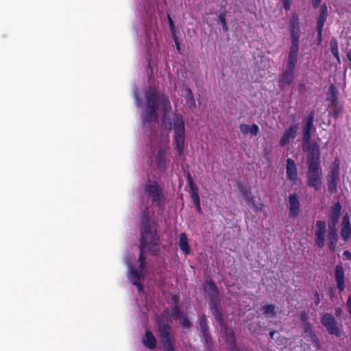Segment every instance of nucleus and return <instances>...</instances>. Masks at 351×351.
<instances>
[{
	"instance_id": "obj_1",
	"label": "nucleus",
	"mask_w": 351,
	"mask_h": 351,
	"mask_svg": "<svg viewBox=\"0 0 351 351\" xmlns=\"http://www.w3.org/2000/svg\"><path fill=\"white\" fill-rule=\"evenodd\" d=\"M146 107L143 110L141 119L143 126L149 127L153 122L158 121L160 106L164 116L171 111V105L169 97L165 94H160L155 86H149L145 92Z\"/></svg>"
},
{
	"instance_id": "obj_2",
	"label": "nucleus",
	"mask_w": 351,
	"mask_h": 351,
	"mask_svg": "<svg viewBox=\"0 0 351 351\" xmlns=\"http://www.w3.org/2000/svg\"><path fill=\"white\" fill-rule=\"evenodd\" d=\"M319 146L315 143H308V186L315 189L321 187L322 169Z\"/></svg>"
},
{
	"instance_id": "obj_3",
	"label": "nucleus",
	"mask_w": 351,
	"mask_h": 351,
	"mask_svg": "<svg viewBox=\"0 0 351 351\" xmlns=\"http://www.w3.org/2000/svg\"><path fill=\"white\" fill-rule=\"evenodd\" d=\"M203 289L206 293L209 300V308L216 322L222 324L223 317L221 311L220 292L215 282L212 280H206L203 284Z\"/></svg>"
},
{
	"instance_id": "obj_4",
	"label": "nucleus",
	"mask_w": 351,
	"mask_h": 351,
	"mask_svg": "<svg viewBox=\"0 0 351 351\" xmlns=\"http://www.w3.org/2000/svg\"><path fill=\"white\" fill-rule=\"evenodd\" d=\"M139 249L147 250L152 255H156L160 250V237L155 228H139Z\"/></svg>"
},
{
	"instance_id": "obj_5",
	"label": "nucleus",
	"mask_w": 351,
	"mask_h": 351,
	"mask_svg": "<svg viewBox=\"0 0 351 351\" xmlns=\"http://www.w3.org/2000/svg\"><path fill=\"white\" fill-rule=\"evenodd\" d=\"M143 190L152 205L155 206L158 211L163 212L165 209V197L162 188L156 181L149 180L144 185Z\"/></svg>"
},
{
	"instance_id": "obj_6",
	"label": "nucleus",
	"mask_w": 351,
	"mask_h": 351,
	"mask_svg": "<svg viewBox=\"0 0 351 351\" xmlns=\"http://www.w3.org/2000/svg\"><path fill=\"white\" fill-rule=\"evenodd\" d=\"M173 121L174 130L173 143L178 151V155L181 156L184 152L185 141V128L183 116L181 114H176Z\"/></svg>"
},
{
	"instance_id": "obj_7",
	"label": "nucleus",
	"mask_w": 351,
	"mask_h": 351,
	"mask_svg": "<svg viewBox=\"0 0 351 351\" xmlns=\"http://www.w3.org/2000/svg\"><path fill=\"white\" fill-rule=\"evenodd\" d=\"M158 337L164 348V351H176L173 341L174 339L171 326L160 319L156 320Z\"/></svg>"
},
{
	"instance_id": "obj_8",
	"label": "nucleus",
	"mask_w": 351,
	"mask_h": 351,
	"mask_svg": "<svg viewBox=\"0 0 351 351\" xmlns=\"http://www.w3.org/2000/svg\"><path fill=\"white\" fill-rule=\"evenodd\" d=\"M296 64L288 62L286 64L285 71L282 74L280 80L279 86L280 88L285 87L292 83L294 79V71Z\"/></svg>"
},
{
	"instance_id": "obj_9",
	"label": "nucleus",
	"mask_w": 351,
	"mask_h": 351,
	"mask_svg": "<svg viewBox=\"0 0 351 351\" xmlns=\"http://www.w3.org/2000/svg\"><path fill=\"white\" fill-rule=\"evenodd\" d=\"M322 323L326 328L330 334L335 335L337 337L341 335V331L337 325L335 319L331 315H324L322 317Z\"/></svg>"
},
{
	"instance_id": "obj_10",
	"label": "nucleus",
	"mask_w": 351,
	"mask_h": 351,
	"mask_svg": "<svg viewBox=\"0 0 351 351\" xmlns=\"http://www.w3.org/2000/svg\"><path fill=\"white\" fill-rule=\"evenodd\" d=\"M300 212V203L299 196L296 193H291L289 196V217L295 218Z\"/></svg>"
},
{
	"instance_id": "obj_11",
	"label": "nucleus",
	"mask_w": 351,
	"mask_h": 351,
	"mask_svg": "<svg viewBox=\"0 0 351 351\" xmlns=\"http://www.w3.org/2000/svg\"><path fill=\"white\" fill-rule=\"evenodd\" d=\"M300 36H291V46L289 53L288 62L297 64L299 52Z\"/></svg>"
},
{
	"instance_id": "obj_12",
	"label": "nucleus",
	"mask_w": 351,
	"mask_h": 351,
	"mask_svg": "<svg viewBox=\"0 0 351 351\" xmlns=\"http://www.w3.org/2000/svg\"><path fill=\"white\" fill-rule=\"evenodd\" d=\"M286 173L287 179L289 180L293 184H296L298 180V169L295 161L291 158H287Z\"/></svg>"
},
{
	"instance_id": "obj_13",
	"label": "nucleus",
	"mask_w": 351,
	"mask_h": 351,
	"mask_svg": "<svg viewBox=\"0 0 351 351\" xmlns=\"http://www.w3.org/2000/svg\"><path fill=\"white\" fill-rule=\"evenodd\" d=\"M298 127L297 125H291L287 129L280 140L279 144L281 147H284L287 145L290 140L295 138L297 136Z\"/></svg>"
},
{
	"instance_id": "obj_14",
	"label": "nucleus",
	"mask_w": 351,
	"mask_h": 351,
	"mask_svg": "<svg viewBox=\"0 0 351 351\" xmlns=\"http://www.w3.org/2000/svg\"><path fill=\"white\" fill-rule=\"evenodd\" d=\"M340 162L338 159H335L333 162L330 173L328 175L329 188H335L339 180Z\"/></svg>"
},
{
	"instance_id": "obj_15",
	"label": "nucleus",
	"mask_w": 351,
	"mask_h": 351,
	"mask_svg": "<svg viewBox=\"0 0 351 351\" xmlns=\"http://www.w3.org/2000/svg\"><path fill=\"white\" fill-rule=\"evenodd\" d=\"M130 279L132 284L137 287L138 292L143 291V286L142 281L143 280V276L134 267H130Z\"/></svg>"
},
{
	"instance_id": "obj_16",
	"label": "nucleus",
	"mask_w": 351,
	"mask_h": 351,
	"mask_svg": "<svg viewBox=\"0 0 351 351\" xmlns=\"http://www.w3.org/2000/svg\"><path fill=\"white\" fill-rule=\"evenodd\" d=\"M335 278L339 292H343L345 289L344 271L343 267L340 265L335 267Z\"/></svg>"
},
{
	"instance_id": "obj_17",
	"label": "nucleus",
	"mask_w": 351,
	"mask_h": 351,
	"mask_svg": "<svg viewBox=\"0 0 351 351\" xmlns=\"http://www.w3.org/2000/svg\"><path fill=\"white\" fill-rule=\"evenodd\" d=\"M166 155L167 149L165 147H161L158 149L156 156V167L161 171H165L167 168Z\"/></svg>"
},
{
	"instance_id": "obj_18",
	"label": "nucleus",
	"mask_w": 351,
	"mask_h": 351,
	"mask_svg": "<svg viewBox=\"0 0 351 351\" xmlns=\"http://www.w3.org/2000/svg\"><path fill=\"white\" fill-rule=\"evenodd\" d=\"M151 223V215L149 207L145 206L143 210H141L140 213L139 228L150 227L152 226Z\"/></svg>"
},
{
	"instance_id": "obj_19",
	"label": "nucleus",
	"mask_w": 351,
	"mask_h": 351,
	"mask_svg": "<svg viewBox=\"0 0 351 351\" xmlns=\"http://www.w3.org/2000/svg\"><path fill=\"white\" fill-rule=\"evenodd\" d=\"M142 342L146 348L150 350L154 349L157 345V340L152 332L149 330L145 331V338L143 339Z\"/></svg>"
},
{
	"instance_id": "obj_20",
	"label": "nucleus",
	"mask_w": 351,
	"mask_h": 351,
	"mask_svg": "<svg viewBox=\"0 0 351 351\" xmlns=\"http://www.w3.org/2000/svg\"><path fill=\"white\" fill-rule=\"evenodd\" d=\"M327 7L326 5H324L321 7V13L317 21V28L318 32V37L319 40V43L321 42V34L322 30L326 21L327 16Z\"/></svg>"
},
{
	"instance_id": "obj_21",
	"label": "nucleus",
	"mask_w": 351,
	"mask_h": 351,
	"mask_svg": "<svg viewBox=\"0 0 351 351\" xmlns=\"http://www.w3.org/2000/svg\"><path fill=\"white\" fill-rule=\"evenodd\" d=\"M317 230H316L317 240L316 243L319 246L324 245V234L325 232L326 225L323 221H317L316 224Z\"/></svg>"
},
{
	"instance_id": "obj_22",
	"label": "nucleus",
	"mask_w": 351,
	"mask_h": 351,
	"mask_svg": "<svg viewBox=\"0 0 351 351\" xmlns=\"http://www.w3.org/2000/svg\"><path fill=\"white\" fill-rule=\"evenodd\" d=\"M179 247L184 254H189L191 252V247L188 242V237L185 232H182L179 236Z\"/></svg>"
},
{
	"instance_id": "obj_23",
	"label": "nucleus",
	"mask_w": 351,
	"mask_h": 351,
	"mask_svg": "<svg viewBox=\"0 0 351 351\" xmlns=\"http://www.w3.org/2000/svg\"><path fill=\"white\" fill-rule=\"evenodd\" d=\"M291 36H300V21L297 14H293L291 18Z\"/></svg>"
},
{
	"instance_id": "obj_24",
	"label": "nucleus",
	"mask_w": 351,
	"mask_h": 351,
	"mask_svg": "<svg viewBox=\"0 0 351 351\" xmlns=\"http://www.w3.org/2000/svg\"><path fill=\"white\" fill-rule=\"evenodd\" d=\"M218 324L224 330L225 341L226 343L234 342V341H236L234 332L232 328H229L224 321L222 324H221L220 323Z\"/></svg>"
},
{
	"instance_id": "obj_25",
	"label": "nucleus",
	"mask_w": 351,
	"mask_h": 351,
	"mask_svg": "<svg viewBox=\"0 0 351 351\" xmlns=\"http://www.w3.org/2000/svg\"><path fill=\"white\" fill-rule=\"evenodd\" d=\"M351 228L350 226L349 217L345 215L342 221V229L341 231V237L346 240L350 236Z\"/></svg>"
},
{
	"instance_id": "obj_26",
	"label": "nucleus",
	"mask_w": 351,
	"mask_h": 351,
	"mask_svg": "<svg viewBox=\"0 0 351 351\" xmlns=\"http://www.w3.org/2000/svg\"><path fill=\"white\" fill-rule=\"evenodd\" d=\"M185 97L190 110H193L196 108L195 101L191 89L187 87L185 89Z\"/></svg>"
},
{
	"instance_id": "obj_27",
	"label": "nucleus",
	"mask_w": 351,
	"mask_h": 351,
	"mask_svg": "<svg viewBox=\"0 0 351 351\" xmlns=\"http://www.w3.org/2000/svg\"><path fill=\"white\" fill-rule=\"evenodd\" d=\"M302 146L304 152H307V117H304L302 119Z\"/></svg>"
},
{
	"instance_id": "obj_28",
	"label": "nucleus",
	"mask_w": 351,
	"mask_h": 351,
	"mask_svg": "<svg viewBox=\"0 0 351 351\" xmlns=\"http://www.w3.org/2000/svg\"><path fill=\"white\" fill-rule=\"evenodd\" d=\"M237 186L246 200L252 196V189L250 186L243 185L241 182H238Z\"/></svg>"
},
{
	"instance_id": "obj_29",
	"label": "nucleus",
	"mask_w": 351,
	"mask_h": 351,
	"mask_svg": "<svg viewBox=\"0 0 351 351\" xmlns=\"http://www.w3.org/2000/svg\"><path fill=\"white\" fill-rule=\"evenodd\" d=\"M275 309L276 305L274 304H266L261 307V310L266 317H274L276 314Z\"/></svg>"
},
{
	"instance_id": "obj_30",
	"label": "nucleus",
	"mask_w": 351,
	"mask_h": 351,
	"mask_svg": "<svg viewBox=\"0 0 351 351\" xmlns=\"http://www.w3.org/2000/svg\"><path fill=\"white\" fill-rule=\"evenodd\" d=\"M217 23L222 26V29L223 32L228 31V27L226 23V12H223L219 14Z\"/></svg>"
},
{
	"instance_id": "obj_31",
	"label": "nucleus",
	"mask_w": 351,
	"mask_h": 351,
	"mask_svg": "<svg viewBox=\"0 0 351 351\" xmlns=\"http://www.w3.org/2000/svg\"><path fill=\"white\" fill-rule=\"evenodd\" d=\"M139 250H140V254H139V256L138 258V262L139 263L138 267H139L140 270H143L145 267L146 257H145V252H147V250H144V249H139Z\"/></svg>"
},
{
	"instance_id": "obj_32",
	"label": "nucleus",
	"mask_w": 351,
	"mask_h": 351,
	"mask_svg": "<svg viewBox=\"0 0 351 351\" xmlns=\"http://www.w3.org/2000/svg\"><path fill=\"white\" fill-rule=\"evenodd\" d=\"M171 315L174 319L182 318L184 315L182 314L181 306L176 304L171 310Z\"/></svg>"
},
{
	"instance_id": "obj_33",
	"label": "nucleus",
	"mask_w": 351,
	"mask_h": 351,
	"mask_svg": "<svg viewBox=\"0 0 351 351\" xmlns=\"http://www.w3.org/2000/svg\"><path fill=\"white\" fill-rule=\"evenodd\" d=\"M198 324L202 332L209 330L207 317L205 314H203L200 316L198 319Z\"/></svg>"
},
{
	"instance_id": "obj_34",
	"label": "nucleus",
	"mask_w": 351,
	"mask_h": 351,
	"mask_svg": "<svg viewBox=\"0 0 351 351\" xmlns=\"http://www.w3.org/2000/svg\"><path fill=\"white\" fill-rule=\"evenodd\" d=\"M186 181H187V185L189 187V193L194 191L195 190H198L197 187L196 186L195 184L194 183V181L193 180V178L189 172H188L186 175Z\"/></svg>"
},
{
	"instance_id": "obj_35",
	"label": "nucleus",
	"mask_w": 351,
	"mask_h": 351,
	"mask_svg": "<svg viewBox=\"0 0 351 351\" xmlns=\"http://www.w3.org/2000/svg\"><path fill=\"white\" fill-rule=\"evenodd\" d=\"M341 209V207L339 203L335 204L334 206L332 207V218L335 221L338 220L339 216L340 215Z\"/></svg>"
},
{
	"instance_id": "obj_36",
	"label": "nucleus",
	"mask_w": 351,
	"mask_h": 351,
	"mask_svg": "<svg viewBox=\"0 0 351 351\" xmlns=\"http://www.w3.org/2000/svg\"><path fill=\"white\" fill-rule=\"evenodd\" d=\"M202 336H203L204 340L205 341V343L208 346H211L212 343H213V340H212V337H211L210 333L209 332V330L202 331Z\"/></svg>"
},
{
	"instance_id": "obj_37",
	"label": "nucleus",
	"mask_w": 351,
	"mask_h": 351,
	"mask_svg": "<svg viewBox=\"0 0 351 351\" xmlns=\"http://www.w3.org/2000/svg\"><path fill=\"white\" fill-rule=\"evenodd\" d=\"M330 47L332 53L337 58V60L339 62L340 58L339 56L337 42L336 40L332 41L330 43Z\"/></svg>"
},
{
	"instance_id": "obj_38",
	"label": "nucleus",
	"mask_w": 351,
	"mask_h": 351,
	"mask_svg": "<svg viewBox=\"0 0 351 351\" xmlns=\"http://www.w3.org/2000/svg\"><path fill=\"white\" fill-rule=\"evenodd\" d=\"M189 194L194 204L200 202L198 190H195L194 191L190 192Z\"/></svg>"
},
{
	"instance_id": "obj_39",
	"label": "nucleus",
	"mask_w": 351,
	"mask_h": 351,
	"mask_svg": "<svg viewBox=\"0 0 351 351\" xmlns=\"http://www.w3.org/2000/svg\"><path fill=\"white\" fill-rule=\"evenodd\" d=\"M182 321L180 322L183 328H190L192 326L191 321L186 316H183L182 317Z\"/></svg>"
},
{
	"instance_id": "obj_40",
	"label": "nucleus",
	"mask_w": 351,
	"mask_h": 351,
	"mask_svg": "<svg viewBox=\"0 0 351 351\" xmlns=\"http://www.w3.org/2000/svg\"><path fill=\"white\" fill-rule=\"evenodd\" d=\"M250 128V125H247L245 123H242L239 125V130H240L241 132L244 135H245L250 132V130H249Z\"/></svg>"
},
{
	"instance_id": "obj_41",
	"label": "nucleus",
	"mask_w": 351,
	"mask_h": 351,
	"mask_svg": "<svg viewBox=\"0 0 351 351\" xmlns=\"http://www.w3.org/2000/svg\"><path fill=\"white\" fill-rule=\"evenodd\" d=\"M249 129L250 133H251L254 136H257L260 132L258 126L255 123L250 125V128Z\"/></svg>"
},
{
	"instance_id": "obj_42",
	"label": "nucleus",
	"mask_w": 351,
	"mask_h": 351,
	"mask_svg": "<svg viewBox=\"0 0 351 351\" xmlns=\"http://www.w3.org/2000/svg\"><path fill=\"white\" fill-rule=\"evenodd\" d=\"M330 240H331V242H330L331 247L334 248L336 245V241H337V233L335 231H333L332 232H331L330 234Z\"/></svg>"
},
{
	"instance_id": "obj_43",
	"label": "nucleus",
	"mask_w": 351,
	"mask_h": 351,
	"mask_svg": "<svg viewBox=\"0 0 351 351\" xmlns=\"http://www.w3.org/2000/svg\"><path fill=\"white\" fill-rule=\"evenodd\" d=\"M285 10L289 11L291 9L293 0H282Z\"/></svg>"
},
{
	"instance_id": "obj_44",
	"label": "nucleus",
	"mask_w": 351,
	"mask_h": 351,
	"mask_svg": "<svg viewBox=\"0 0 351 351\" xmlns=\"http://www.w3.org/2000/svg\"><path fill=\"white\" fill-rule=\"evenodd\" d=\"M230 351H240L237 345L236 341L227 343Z\"/></svg>"
},
{
	"instance_id": "obj_45",
	"label": "nucleus",
	"mask_w": 351,
	"mask_h": 351,
	"mask_svg": "<svg viewBox=\"0 0 351 351\" xmlns=\"http://www.w3.org/2000/svg\"><path fill=\"white\" fill-rule=\"evenodd\" d=\"M301 319L304 322V328H303L304 332H307V324L305 323L306 320H307V314L306 313V312H303L302 313Z\"/></svg>"
},
{
	"instance_id": "obj_46",
	"label": "nucleus",
	"mask_w": 351,
	"mask_h": 351,
	"mask_svg": "<svg viewBox=\"0 0 351 351\" xmlns=\"http://www.w3.org/2000/svg\"><path fill=\"white\" fill-rule=\"evenodd\" d=\"M167 18H168V22H169V28H170V30L171 32V33L173 34H174V32H175V25H174V23L171 17V16L169 14L167 15Z\"/></svg>"
},
{
	"instance_id": "obj_47",
	"label": "nucleus",
	"mask_w": 351,
	"mask_h": 351,
	"mask_svg": "<svg viewBox=\"0 0 351 351\" xmlns=\"http://www.w3.org/2000/svg\"><path fill=\"white\" fill-rule=\"evenodd\" d=\"M253 208H254L255 211L256 212H261L263 210V208H264V205L263 204H256L255 206H253Z\"/></svg>"
},
{
	"instance_id": "obj_48",
	"label": "nucleus",
	"mask_w": 351,
	"mask_h": 351,
	"mask_svg": "<svg viewBox=\"0 0 351 351\" xmlns=\"http://www.w3.org/2000/svg\"><path fill=\"white\" fill-rule=\"evenodd\" d=\"M246 201L248 204H251L252 206H255V204H256V202L255 201V197L253 195L252 197H250L249 199H247Z\"/></svg>"
},
{
	"instance_id": "obj_49",
	"label": "nucleus",
	"mask_w": 351,
	"mask_h": 351,
	"mask_svg": "<svg viewBox=\"0 0 351 351\" xmlns=\"http://www.w3.org/2000/svg\"><path fill=\"white\" fill-rule=\"evenodd\" d=\"M198 211L199 213H202V208H201V204L200 202L199 203H197V204H194Z\"/></svg>"
},
{
	"instance_id": "obj_50",
	"label": "nucleus",
	"mask_w": 351,
	"mask_h": 351,
	"mask_svg": "<svg viewBox=\"0 0 351 351\" xmlns=\"http://www.w3.org/2000/svg\"><path fill=\"white\" fill-rule=\"evenodd\" d=\"M321 0H313V5L314 7L318 6V5L320 3Z\"/></svg>"
},
{
	"instance_id": "obj_51",
	"label": "nucleus",
	"mask_w": 351,
	"mask_h": 351,
	"mask_svg": "<svg viewBox=\"0 0 351 351\" xmlns=\"http://www.w3.org/2000/svg\"><path fill=\"white\" fill-rule=\"evenodd\" d=\"M276 333V330H272L269 332V337L271 339H274V335Z\"/></svg>"
},
{
	"instance_id": "obj_52",
	"label": "nucleus",
	"mask_w": 351,
	"mask_h": 351,
	"mask_svg": "<svg viewBox=\"0 0 351 351\" xmlns=\"http://www.w3.org/2000/svg\"><path fill=\"white\" fill-rule=\"evenodd\" d=\"M136 103H137V106L138 107H140L141 106V104H142V101L140 98L137 97L136 98Z\"/></svg>"
},
{
	"instance_id": "obj_53",
	"label": "nucleus",
	"mask_w": 351,
	"mask_h": 351,
	"mask_svg": "<svg viewBox=\"0 0 351 351\" xmlns=\"http://www.w3.org/2000/svg\"><path fill=\"white\" fill-rule=\"evenodd\" d=\"M344 255L346 256L348 258L351 259V254L348 251L344 252Z\"/></svg>"
},
{
	"instance_id": "obj_54",
	"label": "nucleus",
	"mask_w": 351,
	"mask_h": 351,
	"mask_svg": "<svg viewBox=\"0 0 351 351\" xmlns=\"http://www.w3.org/2000/svg\"><path fill=\"white\" fill-rule=\"evenodd\" d=\"M176 49L178 51H179L180 49V44L177 41H176Z\"/></svg>"
},
{
	"instance_id": "obj_55",
	"label": "nucleus",
	"mask_w": 351,
	"mask_h": 351,
	"mask_svg": "<svg viewBox=\"0 0 351 351\" xmlns=\"http://www.w3.org/2000/svg\"><path fill=\"white\" fill-rule=\"evenodd\" d=\"M315 296L317 298L316 303L318 304L319 302V295L317 293H315Z\"/></svg>"
},
{
	"instance_id": "obj_56",
	"label": "nucleus",
	"mask_w": 351,
	"mask_h": 351,
	"mask_svg": "<svg viewBox=\"0 0 351 351\" xmlns=\"http://www.w3.org/2000/svg\"><path fill=\"white\" fill-rule=\"evenodd\" d=\"M308 130H309L310 129V122L311 121V118L309 116H308Z\"/></svg>"
},
{
	"instance_id": "obj_57",
	"label": "nucleus",
	"mask_w": 351,
	"mask_h": 351,
	"mask_svg": "<svg viewBox=\"0 0 351 351\" xmlns=\"http://www.w3.org/2000/svg\"><path fill=\"white\" fill-rule=\"evenodd\" d=\"M248 329L252 331V332H254V330H252V325L249 326Z\"/></svg>"
}]
</instances>
